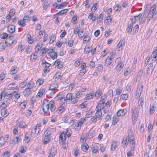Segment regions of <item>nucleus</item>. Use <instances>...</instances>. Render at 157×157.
I'll list each match as a JSON object with an SVG mask.
<instances>
[{"mask_svg":"<svg viewBox=\"0 0 157 157\" xmlns=\"http://www.w3.org/2000/svg\"><path fill=\"white\" fill-rule=\"evenodd\" d=\"M73 96H72V94L71 93L68 94L66 96V98L67 100H71Z\"/></svg>","mask_w":157,"mask_h":157,"instance_id":"nucleus-50","label":"nucleus"},{"mask_svg":"<svg viewBox=\"0 0 157 157\" xmlns=\"http://www.w3.org/2000/svg\"><path fill=\"white\" fill-rule=\"evenodd\" d=\"M112 62V60H111L110 58H107L105 60V66H107L108 65L111 64Z\"/></svg>","mask_w":157,"mask_h":157,"instance_id":"nucleus-24","label":"nucleus"},{"mask_svg":"<svg viewBox=\"0 0 157 157\" xmlns=\"http://www.w3.org/2000/svg\"><path fill=\"white\" fill-rule=\"evenodd\" d=\"M43 110L44 113H46L49 110L51 112H54L56 109L54 102L53 100L49 101L46 99L44 100L42 103Z\"/></svg>","mask_w":157,"mask_h":157,"instance_id":"nucleus-1","label":"nucleus"},{"mask_svg":"<svg viewBox=\"0 0 157 157\" xmlns=\"http://www.w3.org/2000/svg\"><path fill=\"white\" fill-rule=\"evenodd\" d=\"M59 98L60 99L61 102H60V103L64 104L66 102V100L65 98Z\"/></svg>","mask_w":157,"mask_h":157,"instance_id":"nucleus-59","label":"nucleus"},{"mask_svg":"<svg viewBox=\"0 0 157 157\" xmlns=\"http://www.w3.org/2000/svg\"><path fill=\"white\" fill-rule=\"evenodd\" d=\"M13 36H9L6 39L5 41L6 44L9 46H11L15 42V40H13Z\"/></svg>","mask_w":157,"mask_h":157,"instance_id":"nucleus-4","label":"nucleus"},{"mask_svg":"<svg viewBox=\"0 0 157 157\" xmlns=\"http://www.w3.org/2000/svg\"><path fill=\"white\" fill-rule=\"evenodd\" d=\"M151 58L152 59V61L153 62H155L157 59V55L155 53H153L151 56Z\"/></svg>","mask_w":157,"mask_h":157,"instance_id":"nucleus-23","label":"nucleus"},{"mask_svg":"<svg viewBox=\"0 0 157 157\" xmlns=\"http://www.w3.org/2000/svg\"><path fill=\"white\" fill-rule=\"evenodd\" d=\"M15 91H14L13 93L12 92L10 93V94H8L7 95H6V97H7V99H11L12 98V95L13 94V93H14L15 92Z\"/></svg>","mask_w":157,"mask_h":157,"instance_id":"nucleus-54","label":"nucleus"},{"mask_svg":"<svg viewBox=\"0 0 157 157\" xmlns=\"http://www.w3.org/2000/svg\"><path fill=\"white\" fill-rule=\"evenodd\" d=\"M23 20L25 22H28L29 21V17L27 16H25L23 19Z\"/></svg>","mask_w":157,"mask_h":157,"instance_id":"nucleus-48","label":"nucleus"},{"mask_svg":"<svg viewBox=\"0 0 157 157\" xmlns=\"http://www.w3.org/2000/svg\"><path fill=\"white\" fill-rule=\"evenodd\" d=\"M8 34L6 33H4L1 35V38L2 39H6L8 37Z\"/></svg>","mask_w":157,"mask_h":157,"instance_id":"nucleus-53","label":"nucleus"},{"mask_svg":"<svg viewBox=\"0 0 157 157\" xmlns=\"http://www.w3.org/2000/svg\"><path fill=\"white\" fill-rule=\"evenodd\" d=\"M44 62H43L42 63V64L43 66L44 67H50L51 65L50 64L48 63L45 60H44Z\"/></svg>","mask_w":157,"mask_h":157,"instance_id":"nucleus-34","label":"nucleus"},{"mask_svg":"<svg viewBox=\"0 0 157 157\" xmlns=\"http://www.w3.org/2000/svg\"><path fill=\"white\" fill-rule=\"evenodd\" d=\"M142 17L141 13H140L138 15L134 17V18L135 20V21L133 22L134 23H135V21L137 20L140 19V18Z\"/></svg>","mask_w":157,"mask_h":157,"instance_id":"nucleus-35","label":"nucleus"},{"mask_svg":"<svg viewBox=\"0 0 157 157\" xmlns=\"http://www.w3.org/2000/svg\"><path fill=\"white\" fill-rule=\"evenodd\" d=\"M144 104V99L142 97L140 98L138 102V106H142Z\"/></svg>","mask_w":157,"mask_h":157,"instance_id":"nucleus-26","label":"nucleus"},{"mask_svg":"<svg viewBox=\"0 0 157 157\" xmlns=\"http://www.w3.org/2000/svg\"><path fill=\"white\" fill-rule=\"evenodd\" d=\"M65 110V109L64 106L61 105L58 108L56 111L58 113H61L64 111Z\"/></svg>","mask_w":157,"mask_h":157,"instance_id":"nucleus-14","label":"nucleus"},{"mask_svg":"<svg viewBox=\"0 0 157 157\" xmlns=\"http://www.w3.org/2000/svg\"><path fill=\"white\" fill-rule=\"evenodd\" d=\"M101 111H99V110H97L95 113V116L96 117H98L100 120H101L102 119L101 118Z\"/></svg>","mask_w":157,"mask_h":157,"instance_id":"nucleus-22","label":"nucleus"},{"mask_svg":"<svg viewBox=\"0 0 157 157\" xmlns=\"http://www.w3.org/2000/svg\"><path fill=\"white\" fill-rule=\"evenodd\" d=\"M45 90L44 88H42L40 89L38 92L37 96L39 97H41L45 92Z\"/></svg>","mask_w":157,"mask_h":157,"instance_id":"nucleus-20","label":"nucleus"},{"mask_svg":"<svg viewBox=\"0 0 157 157\" xmlns=\"http://www.w3.org/2000/svg\"><path fill=\"white\" fill-rule=\"evenodd\" d=\"M31 92V91L30 90H28V89H26L24 91L23 93L25 97H27L30 94Z\"/></svg>","mask_w":157,"mask_h":157,"instance_id":"nucleus-27","label":"nucleus"},{"mask_svg":"<svg viewBox=\"0 0 157 157\" xmlns=\"http://www.w3.org/2000/svg\"><path fill=\"white\" fill-rule=\"evenodd\" d=\"M143 70L142 69H141L140 70L139 72V73H138V75H137V79H140L141 77H142V76L143 75Z\"/></svg>","mask_w":157,"mask_h":157,"instance_id":"nucleus-40","label":"nucleus"},{"mask_svg":"<svg viewBox=\"0 0 157 157\" xmlns=\"http://www.w3.org/2000/svg\"><path fill=\"white\" fill-rule=\"evenodd\" d=\"M7 94V91L6 90L4 89V90L1 92L0 96V101L2 99V98L3 97H4L6 96V94Z\"/></svg>","mask_w":157,"mask_h":157,"instance_id":"nucleus-21","label":"nucleus"},{"mask_svg":"<svg viewBox=\"0 0 157 157\" xmlns=\"http://www.w3.org/2000/svg\"><path fill=\"white\" fill-rule=\"evenodd\" d=\"M34 86V84H31V83H29L27 84L26 89H28V90H30Z\"/></svg>","mask_w":157,"mask_h":157,"instance_id":"nucleus-46","label":"nucleus"},{"mask_svg":"<svg viewBox=\"0 0 157 157\" xmlns=\"http://www.w3.org/2000/svg\"><path fill=\"white\" fill-rule=\"evenodd\" d=\"M9 113L8 111L7 110H4V111H2L1 114L2 117H5L8 116Z\"/></svg>","mask_w":157,"mask_h":157,"instance_id":"nucleus-30","label":"nucleus"},{"mask_svg":"<svg viewBox=\"0 0 157 157\" xmlns=\"http://www.w3.org/2000/svg\"><path fill=\"white\" fill-rule=\"evenodd\" d=\"M88 18L91 19L92 21H94L96 19V17L94 16V13H91L88 16Z\"/></svg>","mask_w":157,"mask_h":157,"instance_id":"nucleus-33","label":"nucleus"},{"mask_svg":"<svg viewBox=\"0 0 157 157\" xmlns=\"http://www.w3.org/2000/svg\"><path fill=\"white\" fill-rule=\"evenodd\" d=\"M37 58V56L36 55L35 53H33L31 55L30 59L33 60H35Z\"/></svg>","mask_w":157,"mask_h":157,"instance_id":"nucleus-39","label":"nucleus"},{"mask_svg":"<svg viewBox=\"0 0 157 157\" xmlns=\"http://www.w3.org/2000/svg\"><path fill=\"white\" fill-rule=\"evenodd\" d=\"M128 141L131 145V148L132 151L134 150L135 146V143L134 141V137L132 129L128 130Z\"/></svg>","mask_w":157,"mask_h":157,"instance_id":"nucleus-2","label":"nucleus"},{"mask_svg":"<svg viewBox=\"0 0 157 157\" xmlns=\"http://www.w3.org/2000/svg\"><path fill=\"white\" fill-rule=\"evenodd\" d=\"M89 147L88 145L87 144H82L81 146V148L82 150L85 152L88 150Z\"/></svg>","mask_w":157,"mask_h":157,"instance_id":"nucleus-16","label":"nucleus"},{"mask_svg":"<svg viewBox=\"0 0 157 157\" xmlns=\"http://www.w3.org/2000/svg\"><path fill=\"white\" fill-rule=\"evenodd\" d=\"M77 17L76 16H74L72 19V22L74 24H76L77 22L76 20H77Z\"/></svg>","mask_w":157,"mask_h":157,"instance_id":"nucleus-58","label":"nucleus"},{"mask_svg":"<svg viewBox=\"0 0 157 157\" xmlns=\"http://www.w3.org/2000/svg\"><path fill=\"white\" fill-rule=\"evenodd\" d=\"M7 28L8 32L10 33H13L15 30V26L14 25H11L8 26Z\"/></svg>","mask_w":157,"mask_h":157,"instance_id":"nucleus-8","label":"nucleus"},{"mask_svg":"<svg viewBox=\"0 0 157 157\" xmlns=\"http://www.w3.org/2000/svg\"><path fill=\"white\" fill-rule=\"evenodd\" d=\"M58 87V85L57 83H53L51 84L49 87V89L50 90H53L57 88Z\"/></svg>","mask_w":157,"mask_h":157,"instance_id":"nucleus-12","label":"nucleus"},{"mask_svg":"<svg viewBox=\"0 0 157 157\" xmlns=\"http://www.w3.org/2000/svg\"><path fill=\"white\" fill-rule=\"evenodd\" d=\"M127 110L126 109H120L117 112V115L118 116H124L127 113Z\"/></svg>","mask_w":157,"mask_h":157,"instance_id":"nucleus-7","label":"nucleus"},{"mask_svg":"<svg viewBox=\"0 0 157 157\" xmlns=\"http://www.w3.org/2000/svg\"><path fill=\"white\" fill-rule=\"evenodd\" d=\"M61 77V75L59 73H57L54 75L53 78L56 80H58Z\"/></svg>","mask_w":157,"mask_h":157,"instance_id":"nucleus-47","label":"nucleus"},{"mask_svg":"<svg viewBox=\"0 0 157 157\" xmlns=\"http://www.w3.org/2000/svg\"><path fill=\"white\" fill-rule=\"evenodd\" d=\"M27 38L28 39L29 43L30 44H32L33 41L31 39V36L29 34H28L27 36Z\"/></svg>","mask_w":157,"mask_h":157,"instance_id":"nucleus-57","label":"nucleus"},{"mask_svg":"<svg viewBox=\"0 0 157 157\" xmlns=\"http://www.w3.org/2000/svg\"><path fill=\"white\" fill-rule=\"evenodd\" d=\"M71 102L73 104H74L78 101V100L77 98H72L71 99Z\"/></svg>","mask_w":157,"mask_h":157,"instance_id":"nucleus-64","label":"nucleus"},{"mask_svg":"<svg viewBox=\"0 0 157 157\" xmlns=\"http://www.w3.org/2000/svg\"><path fill=\"white\" fill-rule=\"evenodd\" d=\"M94 94L93 93H90L86 95V97L84 98L85 100H87L88 99H91L94 97Z\"/></svg>","mask_w":157,"mask_h":157,"instance_id":"nucleus-18","label":"nucleus"},{"mask_svg":"<svg viewBox=\"0 0 157 157\" xmlns=\"http://www.w3.org/2000/svg\"><path fill=\"white\" fill-rule=\"evenodd\" d=\"M61 63V61H60L59 59H57L55 62L54 64L56 66H57L58 68H60L62 67V65L60 64Z\"/></svg>","mask_w":157,"mask_h":157,"instance_id":"nucleus-19","label":"nucleus"},{"mask_svg":"<svg viewBox=\"0 0 157 157\" xmlns=\"http://www.w3.org/2000/svg\"><path fill=\"white\" fill-rule=\"evenodd\" d=\"M51 134V130L47 129L46 130L44 133V144H47L48 142H49L50 140V139L49 138Z\"/></svg>","mask_w":157,"mask_h":157,"instance_id":"nucleus-3","label":"nucleus"},{"mask_svg":"<svg viewBox=\"0 0 157 157\" xmlns=\"http://www.w3.org/2000/svg\"><path fill=\"white\" fill-rule=\"evenodd\" d=\"M68 10V9H65L59 11L57 14L59 15H63L67 13Z\"/></svg>","mask_w":157,"mask_h":157,"instance_id":"nucleus-38","label":"nucleus"},{"mask_svg":"<svg viewBox=\"0 0 157 157\" xmlns=\"http://www.w3.org/2000/svg\"><path fill=\"white\" fill-rule=\"evenodd\" d=\"M50 55L49 56H50L52 58L54 59H56L57 58V53L56 52H54L52 54H51L50 53H49Z\"/></svg>","mask_w":157,"mask_h":157,"instance_id":"nucleus-31","label":"nucleus"},{"mask_svg":"<svg viewBox=\"0 0 157 157\" xmlns=\"http://www.w3.org/2000/svg\"><path fill=\"white\" fill-rule=\"evenodd\" d=\"M121 6L119 5H117L114 8L116 11H120L121 10Z\"/></svg>","mask_w":157,"mask_h":157,"instance_id":"nucleus-60","label":"nucleus"},{"mask_svg":"<svg viewBox=\"0 0 157 157\" xmlns=\"http://www.w3.org/2000/svg\"><path fill=\"white\" fill-rule=\"evenodd\" d=\"M5 143V139L3 137H1L0 138V147L4 145Z\"/></svg>","mask_w":157,"mask_h":157,"instance_id":"nucleus-43","label":"nucleus"},{"mask_svg":"<svg viewBox=\"0 0 157 157\" xmlns=\"http://www.w3.org/2000/svg\"><path fill=\"white\" fill-rule=\"evenodd\" d=\"M124 64L122 63H120L116 67V70L117 72H119L124 67Z\"/></svg>","mask_w":157,"mask_h":157,"instance_id":"nucleus-11","label":"nucleus"},{"mask_svg":"<svg viewBox=\"0 0 157 157\" xmlns=\"http://www.w3.org/2000/svg\"><path fill=\"white\" fill-rule=\"evenodd\" d=\"M59 138L63 143L66 140L65 133L63 132L61 133L59 136Z\"/></svg>","mask_w":157,"mask_h":157,"instance_id":"nucleus-17","label":"nucleus"},{"mask_svg":"<svg viewBox=\"0 0 157 157\" xmlns=\"http://www.w3.org/2000/svg\"><path fill=\"white\" fill-rule=\"evenodd\" d=\"M21 140V139L19 137H16L13 138V140L12 141L11 144H15L17 142L20 141Z\"/></svg>","mask_w":157,"mask_h":157,"instance_id":"nucleus-13","label":"nucleus"},{"mask_svg":"<svg viewBox=\"0 0 157 157\" xmlns=\"http://www.w3.org/2000/svg\"><path fill=\"white\" fill-rule=\"evenodd\" d=\"M102 92L100 90H97L95 92V96L97 98H99Z\"/></svg>","mask_w":157,"mask_h":157,"instance_id":"nucleus-36","label":"nucleus"},{"mask_svg":"<svg viewBox=\"0 0 157 157\" xmlns=\"http://www.w3.org/2000/svg\"><path fill=\"white\" fill-rule=\"evenodd\" d=\"M92 151L93 153H96L98 151V148L96 147L93 146L91 147Z\"/></svg>","mask_w":157,"mask_h":157,"instance_id":"nucleus-62","label":"nucleus"},{"mask_svg":"<svg viewBox=\"0 0 157 157\" xmlns=\"http://www.w3.org/2000/svg\"><path fill=\"white\" fill-rule=\"evenodd\" d=\"M138 114H132V119L133 122L135 121V122H136V120L138 117Z\"/></svg>","mask_w":157,"mask_h":157,"instance_id":"nucleus-49","label":"nucleus"},{"mask_svg":"<svg viewBox=\"0 0 157 157\" xmlns=\"http://www.w3.org/2000/svg\"><path fill=\"white\" fill-rule=\"evenodd\" d=\"M156 6L155 5H153L151 8L149 12L150 13H155L156 10Z\"/></svg>","mask_w":157,"mask_h":157,"instance_id":"nucleus-28","label":"nucleus"},{"mask_svg":"<svg viewBox=\"0 0 157 157\" xmlns=\"http://www.w3.org/2000/svg\"><path fill=\"white\" fill-rule=\"evenodd\" d=\"M27 85L26 82L23 81L19 85V87L21 88L25 87Z\"/></svg>","mask_w":157,"mask_h":157,"instance_id":"nucleus-55","label":"nucleus"},{"mask_svg":"<svg viewBox=\"0 0 157 157\" xmlns=\"http://www.w3.org/2000/svg\"><path fill=\"white\" fill-rule=\"evenodd\" d=\"M17 67L15 68L14 67H12L11 68V71L10 73L11 75H13L17 73V70L16 69Z\"/></svg>","mask_w":157,"mask_h":157,"instance_id":"nucleus-37","label":"nucleus"},{"mask_svg":"<svg viewBox=\"0 0 157 157\" xmlns=\"http://www.w3.org/2000/svg\"><path fill=\"white\" fill-rule=\"evenodd\" d=\"M82 61L81 59H78L76 61L75 63V67L78 66L82 63Z\"/></svg>","mask_w":157,"mask_h":157,"instance_id":"nucleus-44","label":"nucleus"},{"mask_svg":"<svg viewBox=\"0 0 157 157\" xmlns=\"http://www.w3.org/2000/svg\"><path fill=\"white\" fill-rule=\"evenodd\" d=\"M111 19L110 16L109 15L107 16L106 19L105 20V22L106 23H109L111 22Z\"/></svg>","mask_w":157,"mask_h":157,"instance_id":"nucleus-63","label":"nucleus"},{"mask_svg":"<svg viewBox=\"0 0 157 157\" xmlns=\"http://www.w3.org/2000/svg\"><path fill=\"white\" fill-rule=\"evenodd\" d=\"M143 90V86H138L136 90V98L140 97Z\"/></svg>","mask_w":157,"mask_h":157,"instance_id":"nucleus-6","label":"nucleus"},{"mask_svg":"<svg viewBox=\"0 0 157 157\" xmlns=\"http://www.w3.org/2000/svg\"><path fill=\"white\" fill-rule=\"evenodd\" d=\"M56 153V151L55 148L52 147L50 150L48 157H53Z\"/></svg>","mask_w":157,"mask_h":157,"instance_id":"nucleus-9","label":"nucleus"},{"mask_svg":"<svg viewBox=\"0 0 157 157\" xmlns=\"http://www.w3.org/2000/svg\"><path fill=\"white\" fill-rule=\"evenodd\" d=\"M121 98L122 99L126 100L128 98V96L127 94H124L121 95Z\"/></svg>","mask_w":157,"mask_h":157,"instance_id":"nucleus-52","label":"nucleus"},{"mask_svg":"<svg viewBox=\"0 0 157 157\" xmlns=\"http://www.w3.org/2000/svg\"><path fill=\"white\" fill-rule=\"evenodd\" d=\"M128 142H129L128 141V140L127 139H126L125 140L124 139H123L122 144V146L124 148L127 146Z\"/></svg>","mask_w":157,"mask_h":157,"instance_id":"nucleus-25","label":"nucleus"},{"mask_svg":"<svg viewBox=\"0 0 157 157\" xmlns=\"http://www.w3.org/2000/svg\"><path fill=\"white\" fill-rule=\"evenodd\" d=\"M10 152L8 151H5L1 157H9L10 156Z\"/></svg>","mask_w":157,"mask_h":157,"instance_id":"nucleus-41","label":"nucleus"},{"mask_svg":"<svg viewBox=\"0 0 157 157\" xmlns=\"http://www.w3.org/2000/svg\"><path fill=\"white\" fill-rule=\"evenodd\" d=\"M133 28V22L128 25V27L127 29V32L128 33H130L132 30Z\"/></svg>","mask_w":157,"mask_h":157,"instance_id":"nucleus-15","label":"nucleus"},{"mask_svg":"<svg viewBox=\"0 0 157 157\" xmlns=\"http://www.w3.org/2000/svg\"><path fill=\"white\" fill-rule=\"evenodd\" d=\"M139 109L137 108H135L132 109V114H139Z\"/></svg>","mask_w":157,"mask_h":157,"instance_id":"nucleus-51","label":"nucleus"},{"mask_svg":"<svg viewBox=\"0 0 157 157\" xmlns=\"http://www.w3.org/2000/svg\"><path fill=\"white\" fill-rule=\"evenodd\" d=\"M124 42L123 40H121L117 45V49L120 51L122 49V46L124 44Z\"/></svg>","mask_w":157,"mask_h":157,"instance_id":"nucleus-10","label":"nucleus"},{"mask_svg":"<svg viewBox=\"0 0 157 157\" xmlns=\"http://www.w3.org/2000/svg\"><path fill=\"white\" fill-rule=\"evenodd\" d=\"M85 34L84 33L83 30H82L80 31L78 33V36L79 38H82L84 36Z\"/></svg>","mask_w":157,"mask_h":157,"instance_id":"nucleus-42","label":"nucleus"},{"mask_svg":"<svg viewBox=\"0 0 157 157\" xmlns=\"http://www.w3.org/2000/svg\"><path fill=\"white\" fill-rule=\"evenodd\" d=\"M44 83V80L43 79H41V78H39V79L37 82L36 83L37 84H38L39 85H42Z\"/></svg>","mask_w":157,"mask_h":157,"instance_id":"nucleus-56","label":"nucleus"},{"mask_svg":"<svg viewBox=\"0 0 157 157\" xmlns=\"http://www.w3.org/2000/svg\"><path fill=\"white\" fill-rule=\"evenodd\" d=\"M147 67V70L146 73L148 75H150L152 73L153 70L154 69V67L153 66V63H151L148 64Z\"/></svg>","mask_w":157,"mask_h":157,"instance_id":"nucleus-5","label":"nucleus"},{"mask_svg":"<svg viewBox=\"0 0 157 157\" xmlns=\"http://www.w3.org/2000/svg\"><path fill=\"white\" fill-rule=\"evenodd\" d=\"M86 120L84 118H81L80 120L78 122V123L81 126L83 124L84 121H85Z\"/></svg>","mask_w":157,"mask_h":157,"instance_id":"nucleus-61","label":"nucleus"},{"mask_svg":"<svg viewBox=\"0 0 157 157\" xmlns=\"http://www.w3.org/2000/svg\"><path fill=\"white\" fill-rule=\"evenodd\" d=\"M18 24L21 27H24L26 25L25 23L23 20H19L17 22Z\"/></svg>","mask_w":157,"mask_h":157,"instance_id":"nucleus-29","label":"nucleus"},{"mask_svg":"<svg viewBox=\"0 0 157 157\" xmlns=\"http://www.w3.org/2000/svg\"><path fill=\"white\" fill-rule=\"evenodd\" d=\"M117 146V143L116 142H114L112 143L111 146V149L114 151L115 150L116 146Z\"/></svg>","mask_w":157,"mask_h":157,"instance_id":"nucleus-45","label":"nucleus"},{"mask_svg":"<svg viewBox=\"0 0 157 157\" xmlns=\"http://www.w3.org/2000/svg\"><path fill=\"white\" fill-rule=\"evenodd\" d=\"M90 39V38L89 36H88L87 35L86 36L83 40V42L84 44L86 43L88 41H89Z\"/></svg>","mask_w":157,"mask_h":157,"instance_id":"nucleus-32","label":"nucleus"}]
</instances>
